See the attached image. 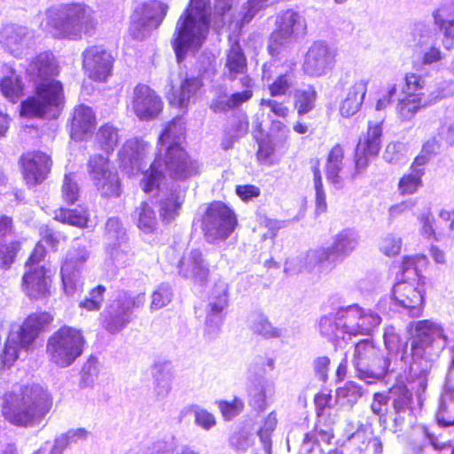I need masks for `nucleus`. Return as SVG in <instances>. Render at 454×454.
Instances as JSON below:
<instances>
[{
    "instance_id": "nucleus-32",
    "label": "nucleus",
    "mask_w": 454,
    "mask_h": 454,
    "mask_svg": "<svg viewBox=\"0 0 454 454\" xmlns=\"http://www.w3.org/2000/svg\"><path fill=\"white\" fill-rule=\"evenodd\" d=\"M345 149L340 144H335L329 150L325 162L326 180L335 186L341 183L340 172L344 166Z\"/></svg>"
},
{
    "instance_id": "nucleus-62",
    "label": "nucleus",
    "mask_w": 454,
    "mask_h": 454,
    "mask_svg": "<svg viewBox=\"0 0 454 454\" xmlns=\"http://www.w3.org/2000/svg\"><path fill=\"white\" fill-rule=\"evenodd\" d=\"M192 95L187 90H184L182 86L178 89H172L168 97L170 106L178 109H186L190 103V98Z\"/></svg>"
},
{
    "instance_id": "nucleus-21",
    "label": "nucleus",
    "mask_w": 454,
    "mask_h": 454,
    "mask_svg": "<svg viewBox=\"0 0 454 454\" xmlns=\"http://www.w3.org/2000/svg\"><path fill=\"white\" fill-rule=\"evenodd\" d=\"M392 392L395 398L392 402L394 409V430L402 431L407 420L414 417L412 401V393L404 384H395L392 387Z\"/></svg>"
},
{
    "instance_id": "nucleus-11",
    "label": "nucleus",
    "mask_w": 454,
    "mask_h": 454,
    "mask_svg": "<svg viewBox=\"0 0 454 454\" xmlns=\"http://www.w3.org/2000/svg\"><path fill=\"white\" fill-rule=\"evenodd\" d=\"M115 57L101 44L88 46L82 53V69L85 76L95 82H106L114 74Z\"/></svg>"
},
{
    "instance_id": "nucleus-46",
    "label": "nucleus",
    "mask_w": 454,
    "mask_h": 454,
    "mask_svg": "<svg viewBox=\"0 0 454 454\" xmlns=\"http://www.w3.org/2000/svg\"><path fill=\"white\" fill-rule=\"evenodd\" d=\"M161 168L162 167L160 164H155V160H153L149 168L145 172L141 185L142 190L145 193H149L160 187V181L163 177Z\"/></svg>"
},
{
    "instance_id": "nucleus-28",
    "label": "nucleus",
    "mask_w": 454,
    "mask_h": 454,
    "mask_svg": "<svg viewBox=\"0 0 454 454\" xmlns=\"http://www.w3.org/2000/svg\"><path fill=\"white\" fill-rule=\"evenodd\" d=\"M228 286L225 284H215L211 291L208 302V310L206 316V325L212 327L216 317V325L223 322V313L229 304Z\"/></svg>"
},
{
    "instance_id": "nucleus-47",
    "label": "nucleus",
    "mask_w": 454,
    "mask_h": 454,
    "mask_svg": "<svg viewBox=\"0 0 454 454\" xmlns=\"http://www.w3.org/2000/svg\"><path fill=\"white\" fill-rule=\"evenodd\" d=\"M179 132L183 135L185 133L184 121L182 116H176L168 121L163 129L161 130L158 143L160 145H164L168 143L170 140L176 138V133Z\"/></svg>"
},
{
    "instance_id": "nucleus-51",
    "label": "nucleus",
    "mask_w": 454,
    "mask_h": 454,
    "mask_svg": "<svg viewBox=\"0 0 454 454\" xmlns=\"http://www.w3.org/2000/svg\"><path fill=\"white\" fill-rule=\"evenodd\" d=\"M438 144L435 138L428 139L421 147L419 154L412 160L411 163L415 167L426 169V166L431 159L437 153Z\"/></svg>"
},
{
    "instance_id": "nucleus-27",
    "label": "nucleus",
    "mask_w": 454,
    "mask_h": 454,
    "mask_svg": "<svg viewBox=\"0 0 454 454\" xmlns=\"http://www.w3.org/2000/svg\"><path fill=\"white\" fill-rule=\"evenodd\" d=\"M247 56L239 42H235L226 51L223 77L234 82L239 75L247 74Z\"/></svg>"
},
{
    "instance_id": "nucleus-64",
    "label": "nucleus",
    "mask_w": 454,
    "mask_h": 454,
    "mask_svg": "<svg viewBox=\"0 0 454 454\" xmlns=\"http://www.w3.org/2000/svg\"><path fill=\"white\" fill-rule=\"evenodd\" d=\"M332 400L333 396L330 390H322L315 395L314 405L317 417L324 416L326 410L333 408Z\"/></svg>"
},
{
    "instance_id": "nucleus-10",
    "label": "nucleus",
    "mask_w": 454,
    "mask_h": 454,
    "mask_svg": "<svg viewBox=\"0 0 454 454\" xmlns=\"http://www.w3.org/2000/svg\"><path fill=\"white\" fill-rule=\"evenodd\" d=\"M161 96L146 83H137L128 101L127 109L139 121H150L160 117L164 111Z\"/></svg>"
},
{
    "instance_id": "nucleus-9",
    "label": "nucleus",
    "mask_w": 454,
    "mask_h": 454,
    "mask_svg": "<svg viewBox=\"0 0 454 454\" xmlns=\"http://www.w3.org/2000/svg\"><path fill=\"white\" fill-rule=\"evenodd\" d=\"M155 164H160L168 176L175 180H184L198 173L196 161L179 142L168 143L163 152L155 155Z\"/></svg>"
},
{
    "instance_id": "nucleus-61",
    "label": "nucleus",
    "mask_w": 454,
    "mask_h": 454,
    "mask_svg": "<svg viewBox=\"0 0 454 454\" xmlns=\"http://www.w3.org/2000/svg\"><path fill=\"white\" fill-rule=\"evenodd\" d=\"M333 438V434L332 430L314 428L312 431L304 434L302 442L304 444H309L311 448H313L316 445H319L320 442L330 444Z\"/></svg>"
},
{
    "instance_id": "nucleus-6",
    "label": "nucleus",
    "mask_w": 454,
    "mask_h": 454,
    "mask_svg": "<svg viewBox=\"0 0 454 454\" xmlns=\"http://www.w3.org/2000/svg\"><path fill=\"white\" fill-rule=\"evenodd\" d=\"M34 96L21 101L20 114L26 117L43 118L53 107H59L64 103V88L57 79L38 81L35 86Z\"/></svg>"
},
{
    "instance_id": "nucleus-52",
    "label": "nucleus",
    "mask_w": 454,
    "mask_h": 454,
    "mask_svg": "<svg viewBox=\"0 0 454 454\" xmlns=\"http://www.w3.org/2000/svg\"><path fill=\"white\" fill-rule=\"evenodd\" d=\"M217 407L225 420H231L238 416L245 408L244 402L234 396L232 400H219L216 402Z\"/></svg>"
},
{
    "instance_id": "nucleus-33",
    "label": "nucleus",
    "mask_w": 454,
    "mask_h": 454,
    "mask_svg": "<svg viewBox=\"0 0 454 454\" xmlns=\"http://www.w3.org/2000/svg\"><path fill=\"white\" fill-rule=\"evenodd\" d=\"M53 219L63 224H68L80 229L88 227L90 212L86 207L67 208L60 207L54 211Z\"/></svg>"
},
{
    "instance_id": "nucleus-12",
    "label": "nucleus",
    "mask_w": 454,
    "mask_h": 454,
    "mask_svg": "<svg viewBox=\"0 0 454 454\" xmlns=\"http://www.w3.org/2000/svg\"><path fill=\"white\" fill-rule=\"evenodd\" d=\"M21 178L27 187L43 184L51 174L53 160L51 154L42 150L22 153L18 160Z\"/></svg>"
},
{
    "instance_id": "nucleus-2",
    "label": "nucleus",
    "mask_w": 454,
    "mask_h": 454,
    "mask_svg": "<svg viewBox=\"0 0 454 454\" xmlns=\"http://www.w3.org/2000/svg\"><path fill=\"white\" fill-rule=\"evenodd\" d=\"M211 12L209 0H190L176 21L172 48L179 62L190 49L198 50L205 42L210 27Z\"/></svg>"
},
{
    "instance_id": "nucleus-35",
    "label": "nucleus",
    "mask_w": 454,
    "mask_h": 454,
    "mask_svg": "<svg viewBox=\"0 0 454 454\" xmlns=\"http://www.w3.org/2000/svg\"><path fill=\"white\" fill-rule=\"evenodd\" d=\"M0 92L4 98L16 104L25 94V84L14 70L0 78Z\"/></svg>"
},
{
    "instance_id": "nucleus-59",
    "label": "nucleus",
    "mask_w": 454,
    "mask_h": 454,
    "mask_svg": "<svg viewBox=\"0 0 454 454\" xmlns=\"http://www.w3.org/2000/svg\"><path fill=\"white\" fill-rule=\"evenodd\" d=\"M38 336L39 333L34 330L33 326L24 320L17 333V341L22 348L27 350L32 347Z\"/></svg>"
},
{
    "instance_id": "nucleus-38",
    "label": "nucleus",
    "mask_w": 454,
    "mask_h": 454,
    "mask_svg": "<svg viewBox=\"0 0 454 454\" xmlns=\"http://www.w3.org/2000/svg\"><path fill=\"white\" fill-rule=\"evenodd\" d=\"M241 83L246 89L231 93L224 103L215 105L214 107L215 112H226L239 108L243 104L248 102L253 98L254 90L252 89V79L247 76L244 80H241Z\"/></svg>"
},
{
    "instance_id": "nucleus-13",
    "label": "nucleus",
    "mask_w": 454,
    "mask_h": 454,
    "mask_svg": "<svg viewBox=\"0 0 454 454\" xmlns=\"http://www.w3.org/2000/svg\"><path fill=\"white\" fill-rule=\"evenodd\" d=\"M353 362L359 372L374 379L385 377L390 365L388 357L370 340L356 344Z\"/></svg>"
},
{
    "instance_id": "nucleus-60",
    "label": "nucleus",
    "mask_w": 454,
    "mask_h": 454,
    "mask_svg": "<svg viewBox=\"0 0 454 454\" xmlns=\"http://www.w3.org/2000/svg\"><path fill=\"white\" fill-rule=\"evenodd\" d=\"M260 106H266L276 117L286 120L291 114L290 107L284 100H277L274 98H262L259 103Z\"/></svg>"
},
{
    "instance_id": "nucleus-43",
    "label": "nucleus",
    "mask_w": 454,
    "mask_h": 454,
    "mask_svg": "<svg viewBox=\"0 0 454 454\" xmlns=\"http://www.w3.org/2000/svg\"><path fill=\"white\" fill-rule=\"evenodd\" d=\"M353 439L362 442L364 450H372L373 454H382L383 444L381 440L373 435L372 430L360 426L352 434Z\"/></svg>"
},
{
    "instance_id": "nucleus-50",
    "label": "nucleus",
    "mask_w": 454,
    "mask_h": 454,
    "mask_svg": "<svg viewBox=\"0 0 454 454\" xmlns=\"http://www.w3.org/2000/svg\"><path fill=\"white\" fill-rule=\"evenodd\" d=\"M106 291V288L105 286L98 285L90 291L88 297H85L80 301L79 307L87 311L99 310L104 301V294Z\"/></svg>"
},
{
    "instance_id": "nucleus-49",
    "label": "nucleus",
    "mask_w": 454,
    "mask_h": 454,
    "mask_svg": "<svg viewBox=\"0 0 454 454\" xmlns=\"http://www.w3.org/2000/svg\"><path fill=\"white\" fill-rule=\"evenodd\" d=\"M61 198L67 205H74L79 200L80 189L71 173L64 176L61 185Z\"/></svg>"
},
{
    "instance_id": "nucleus-48",
    "label": "nucleus",
    "mask_w": 454,
    "mask_h": 454,
    "mask_svg": "<svg viewBox=\"0 0 454 454\" xmlns=\"http://www.w3.org/2000/svg\"><path fill=\"white\" fill-rule=\"evenodd\" d=\"M182 202L176 196L166 198L160 202V216L163 223H170L174 221L179 215Z\"/></svg>"
},
{
    "instance_id": "nucleus-22",
    "label": "nucleus",
    "mask_w": 454,
    "mask_h": 454,
    "mask_svg": "<svg viewBox=\"0 0 454 454\" xmlns=\"http://www.w3.org/2000/svg\"><path fill=\"white\" fill-rule=\"evenodd\" d=\"M278 67L279 65L275 62H266L262 67V79L266 81L272 80L268 85L269 94L271 98L286 95L294 85V68L290 67L285 73L274 77Z\"/></svg>"
},
{
    "instance_id": "nucleus-14",
    "label": "nucleus",
    "mask_w": 454,
    "mask_h": 454,
    "mask_svg": "<svg viewBox=\"0 0 454 454\" xmlns=\"http://www.w3.org/2000/svg\"><path fill=\"white\" fill-rule=\"evenodd\" d=\"M145 301V294L137 297L118 298L110 303L100 314L103 327L111 333L123 329L129 322L128 312L139 308Z\"/></svg>"
},
{
    "instance_id": "nucleus-19",
    "label": "nucleus",
    "mask_w": 454,
    "mask_h": 454,
    "mask_svg": "<svg viewBox=\"0 0 454 454\" xmlns=\"http://www.w3.org/2000/svg\"><path fill=\"white\" fill-rule=\"evenodd\" d=\"M336 52L327 44L316 42L308 50L302 65L303 71L310 76H321L332 69L335 63Z\"/></svg>"
},
{
    "instance_id": "nucleus-7",
    "label": "nucleus",
    "mask_w": 454,
    "mask_h": 454,
    "mask_svg": "<svg viewBox=\"0 0 454 454\" xmlns=\"http://www.w3.org/2000/svg\"><path fill=\"white\" fill-rule=\"evenodd\" d=\"M447 340L442 325L428 319L417 321L408 339L412 363L419 364L430 359L434 345L440 340L445 343Z\"/></svg>"
},
{
    "instance_id": "nucleus-8",
    "label": "nucleus",
    "mask_w": 454,
    "mask_h": 454,
    "mask_svg": "<svg viewBox=\"0 0 454 454\" xmlns=\"http://www.w3.org/2000/svg\"><path fill=\"white\" fill-rule=\"evenodd\" d=\"M383 121H369L367 129L358 139L353 153L354 173L352 178L364 171L377 159L382 147Z\"/></svg>"
},
{
    "instance_id": "nucleus-41",
    "label": "nucleus",
    "mask_w": 454,
    "mask_h": 454,
    "mask_svg": "<svg viewBox=\"0 0 454 454\" xmlns=\"http://www.w3.org/2000/svg\"><path fill=\"white\" fill-rule=\"evenodd\" d=\"M96 141L106 154H112L119 142L118 129L111 123L102 125L97 132Z\"/></svg>"
},
{
    "instance_id": "nucleus-4",
    "label": "nucleus",
    "mask_w": 454,
    "mask_h": 454,
    "mask_svg": "<svg viewBox=\"0 0 454 454\" xmlns=\"http://www.w3.org/2000/svg\"><path fill=\"white\" fill-rule=\"evenodd\" d=\"M64 16L52 21L51 27L59 39L80 40L82 35H91L97 27L93 11L82 3L63 6Z\"/></svg>"
},
{
    "instance_id": "nucleus-20",
    "label": "nucleus",
    "mask_w": 454,
    "mask_h": 454,
    "mask_svg": "<svg viewBox=\"0 0 454 454\" xmlns=\"http://www.w3.org/2000/svg\"><path fill=\"white\" fill-rule=\"evenodd\" d=\"M444 97L443 90L431 91L427 98L424 93H407L396 105L397 117L403 122L409 121L421 109L436 103Z\"/></svg>"
},
{
    "instance_id": "nucleus-25",
    "label": "nucleus",
    "mask_w": 454,
    "mask_h": 454,
    "mask_svg": "<svg viewBox=\"0 0 454 454\" xmlns=\"http://www.w3.org/2000/svg\"><path fill=\"white\" fill-rule=\"evenodd\" d=\"M97 118L93 110L87 106H76L69 121L70 137L74 141H82L96 129Z\"/></svg>"
},
{
    "instance_id": "nucleus-30",
    "label": "nucleus",
    "mask_w": 454,
    "mask_h": 454,
    "mask_svg": "<svg viewBox=\"0 0 454 454\" xmlns=\"http://www.w3.org/2000/svg\"><path fill=\"white\" fill-rule=\"evenodd\" d=\"M367 85L368 82L359 80L355 82L348 89L339 108L340 114L342 117L349 118L361 109L367 92Z\"/></svg>"
},
{
    "instance_id": "nucleus-55",
    "label": "nucleus",
    "mask_w": 454,
    "mask_h": 454,
    "mask_svg": "<svg viewBox=\"0 0 454 454\" xmlns=\"http://www.w3.org/2000/svg\"><path fill=\"white\" fill-rule=\"evenodd\" d=\"M292 40L291 37L274 29L269 36L268 53L271 57H278Z\"/></svg>"
},
{
    "instance_id": "nucleus-57",
    "label": "nucleus",
    "mask_w": 454,
    "mask_h": 454,
    "mask_svg": "<svg viewBox=\"0 0 454 454\" xmlns=\"http://www.w3.org/2000/svg\"><path fill=\"white\" fill-rule=\"evenodd\" d=\"M331 248L339 260L355 248V240L348 234L340 233L336 235Z\"/></svg>"
},
{
    "instance_id": "nucleus-44",
    "label": "nucleus",
    "mask_w": 454,
    "mask_h": 454,
    "mask_svg": "<svg viewBox=\"0 0 454 454\" xmlns=\"http://www.w3.org/2000/svg\"><path fill=\"white\" fill-rule=\"evenodd\" d=\"M20 348H22L15 337L10 334L4 343L1 354V369H10L19 358Z\"/></svg>"
},
{
    "instance_id": "nucleus-18",
    "label": "nucleus",
    "mask_w": 454,
    "mask_h": 454,
    "mask_svg": "<svg viewBox=\"0 0 454 454\" xmlns=\"http://www.w3.org/2000/svg\"><path fill=\"white\" fill-rule=\"evenodd\" d=\"M88 258L89 252L84 247L67 254L60 268L62 288L66 294L72 295L77 291L80 273Z\"/></svg>"
},
{
    "instance_id": "nucleus-45",
    "label": "nucleus",
    "mask_w": 454,
    "mask_h": 454,
    "mask_svg": "<svg viewBox=\"0 0 454 454\" xmlns=\"http://www.w3.org/2000/svg\"><path fill=\"white\" fill-rule=\"evenodd\" d=\"M442 9L434 12L433 17L434 24L443 32V45L446 50L454 49V20H445L441 13Z\"/></svg>"
},
{
    "instance_id": "nucleus-58",
    "label": "nucleus",
    "mask_w": 454,
    "mask_h": 454,
    "mask_svg": "<svg viewBox=\"0 0 454 454\" xmlns=\"http://www.w3.org/2000/svg\"><path fill=\"white\" fill-rule=\"evenodd\" d=\"M253 333L256 335L262 336L263 338H277L279 336V332L277 328L273 327L270 322L265 317H258L252 325Z\"/></svg>"
},
{
    "instance_id": "nucleus-36",
    "label": "nucleus",
    "mask_w": 454,
    "mask_h": 454,
    "mask_svg": "<svg viewBox=\"0 0 454 454\" xmlns=\"http://www.w3.org/2000/svg\"><path fill=\"white\" fill-rule=\"evenodd\" d=\"M98 193L105 199L118 198L121 193V183L116 169L92 180Z\"/></svg>"
},
{
    "instance_id": "nucleus-54",
    "label": "nucleus",
    "mask_w": 454,
    "mask_h": 454,
    "mask_svg": "<svg viewBox=\"0 0 454 454\" xmlns=\"http://www.w3.org/2000/svg\"><path fill=\"white\" fill-rule=\"evenodd\" d=\"M24 320L40 334L48 330L53 322V317L47 311H36L30 313Z\"/></svg>"
},
{
    "instance_id": "nucleus-39",
    "label": "nucleus",
    "mask_w": 454,
    "mask_h": 454,
    "mask_svg": "<svg viewBox=\"0 0 454 454\" xmlns=\"http://www.w3.org/2000/svg\"><path fill=\"white\" fill-rule=\"evenodd\" d=\"M137 227L144 233H153L158 225L154 209L146 201H143L134 210Z\"/></svg>"
},
{
    "instance_id": "nucleus-17",
    "label": "nucleus",
    "mask_w": 454,
    "mask_h": 454,
    "mask_svg": "<svg viewBox=\"0 0 454 454\" xmlns=\"http://www.w3.org/2000/svg\"><path fill=\"white\" fill-rule=\"evenodd\" d=\"M168 6L160 0H149L135 8L130 17L132 29H156L163 22Z\"/></svg>"
},
{
    "instance_id": "nucleus-29",
    "label": "nucleus",
    "mask_w": 454,
    "mask_h": 454,
    "mask_svg": "<svg viewBox=\"0 0 454 454\" xmlns=\"http://www.w3.org/2000/svg\"><path fill=\"white\" fill-rule=\"evenodd\" d=\"M29 70L38 78V81H42L56 79L60 73V67L51 51H43L30 60Z\"/></svg>"
},
{
    "instance_id": "nucleus-37",
    "label": "nucleus",
    "mask_w": 454,
    "mask_h": 454,
    "mask_svg": "<svg viewBox=\"0 0 454 454\" xmlns=\"http://www.w3.org/2000/svg\"><path fill=\"white\" fill-rule=\"evenodd\" d=\"M306 26L299 14L292 10H286L282 12L276 20V28L282 34L292 39L298 34L305 32Z\"/></svg>"
},
{
    "instance_id": "nucleus-24",
    "label": "nucleus",
    "mask_w": 454,
    "mask_h": 454,
    "mask_svg": "<svg viewBox=\"0 0 454 454\" xmlns=\"http://www.w3.org/2000/svg\"><path fill=\"white\" fill-rule=\"evenodd\" d=\"M444 391L436 412L437 423L442 427L454 425V355L448 366Z\"/></svg>"
},
{
    "instance_id": "nucleus-31",
    "label": "nucleus",
    "mask_w": 454,
    "mask_h": 454,
    "mask_svg": "<svg viewBox=\"0 0 454 454\" xmlns=\"http://www.w3.org/2000/svg\"><path fill=\"white\" fill-rule=\"evenodd\" d=\"M426 169H421L411 164L409 170L398 179L396 189L399 196L408 197L414 195L424 186L423 177Z\"/></svg>"
},
{
    "instance_id": "nucleus-26",
    "label": "nucleus",
    "mask_w": 454,
    "mask_h": 454,
    "mask_svg": "<svg viewBox=\"0 0 454 454\" xmlns=\"http://www.w3.org/2000/svg\"><path fill=\"white\" fill-rule=\"evenodd\" d=\"M179 273L194 283L204 284L209 277V268L198 249L192 250L188 255L183 256L178 262Z\"/></svg>"
},
{
    "instance_id": "nucleus-34",
    "label": "nucleus",
    "mask_w": 454,
    "mask_h": 454,
    "mask_svg": "<svg viewBox=\"0 0 454 454\" xmlns=\"http://www.w3.org/2000/svg\"><path fill=\"white\" fill-rule=\"evenodd\" d=\"M318 93L316 87L307 84L294 92L293 106L298 116H303L316 108Z\"/></svg>"
},
{
    "instance_id": "nucleus-15",
    "label": "nucleus",
    "mask_w": 454,
    "mask_h": 454,
    "mask_svg": "<svg viewBox=\"0 0 454 454\" xmlns=\"http://www.w3.org/2000/svg\"><path fill=\"white\" fill-rule=\"evenodd\" d=\"M425 287L411 281L397 279L392 288V299L411 317L422 315L425 307Z\"/></svg>"
},
{
    "instance_id": "nucleus-56",
    "label": "nucleus",
    "mask_w": 454,
    "mask_h": 454,
    "mask_svg": "<svg viewBox=\"0 0 454 454\" xmlns=\"http://www.w3.org/2000/svg\"><path fill=\"white\" fill-rule=\"evenodd\" d=\"M389 398L387 395L381 392H376L373 394L372 402L371 403V411L373 414L379 417L380 424H386L387 416L388 413Z\"/></svg>"
},
{
    "instance_id": "nucleus-16",
    "label": "nucleus",
    "mask_w": 454,
    "mask_h": 454,
    "mask_svg": "<svg viewBox=\"0 0 454 454\" xmlns=\"http://www.w3.org/2000/svg\"><path fill=\"white\" fill-rule=\"evenodd\" d=\"M52 278L44 265L27 269L22 275L20 288L31 301H39L51 295Z\"/></svg>"
},
{
    "instance_id": "nucleus-53",
    "label": "nucleus",
    "mask_w": 454,
    "mask_h": 454,
    "mask_svg": "<svg viewBox=\"0 0 454 454\" xmlns=\"http://www.w3.org/2000/svg\"><path fill=\"white\" fill-rule=\"evenodd\" d=\"M172 297L173 293L170 286L166 284H160L152 294L151 309L157 310L166 307L170 303Z\"/></svg>"
},
{
    "instance_id": "nucleus-63",
    "label": "nucleus",
    "mask_w": 454,
    "mask_h": 454,
    "mask_svg": "<svg viewBox=\"0 0 454 454\" xmlns=\"http://www.w3.org/2000/svg\"><path fill=\"white\" fill-rule=\"evenodd\" d=\"M278 423V419L275 411H271L264 419L262 427L258 430V435L264 446L270 447V437L271 433L275 430Z\"/></svg>"
},
{
    "instance_id": "nucleus-1",
    "label": "nucleus",
    "mask_w": 454,
    "mask_h": 454,
    "mask_svg": "<svg viewBox=\"0 0 454 454\" xmlns=\"http://www.w3.org/2000/svg\"><path fill=\"white\" fill-rule=\"evenodd\" d=\"M53 407V396L35 383L20 385L1 396L0 410L10 424L32 427L41 424Z\"/></svg>"
},
{
    "instance_id": "nucleus-5",
    "label": "nucleus",
    "mask_w": 454,
    "mask_h": 454,
    "mask_svg": "<svg viewBox=\"0 0 454 454\" xmlns=\"http://www.w3.org/2000/svg\"><path fill=\"white\" fill-rule=\"evenodd\" d=\"M239 225L233 208L221 200L207 204L201 220V230L205 239L215 244L227 239Z\"/></svg>"
},
{
    "instance_id": "nucleus-3",
    "label": "nucleus",
    "mask_w": 454,
    "mask_h": 454,
    "mask_svg": "<svg viewBox=\"0 0 454 454\" xmlns=\"http://www.w3.org/2000/svg\"><path fill=\"white\" fill-rule=\"evenodd\" d=\"M85 345L82 330L64 325L49 337L46 353L51 362L64 368L70 366L82 355Z\"/></svg>"
},
{
    "instance_id": "nucleus-42",
    "label": "nucleus",
    "mask_w": 454,
    "mask_h": 454,
    "mask_svg": "<svg viewBox=\"0 0 454 454\" xmlns=\"http://www.w3.org/2000/svg\"><path fill=\"white\" fill-rule=\"evenodd\" d=\"M109 155L106 154L105 156L100 153H95L90 156L87 162V169L91 180L115 169L109 159Z\"/></svg>"
},
{
    "instance_id": "nucleus-23",
    "label": "nucleus",
    "mask_w": 454,
    "mask_h": 454,
    "mask_svg": "<svg viewBox=\"0 0 454 454\" xmlns=\"http://www.w3.org/2000/svg\"><path fill=\"white\" fill-rule=\"evenodd\" d=\"M428 265L429 261L425 254L405 255L398 265L396 279L411 281L418 284L420 287H426V277L422 273Z\"/></svg>"
},
{
    "instance_id": "nucleus-40",
    "label": "nucleus",
    "mask_w": 454,
    "mask_h": 454,
    "mask_svg": "<svg viewBox=\"0 0 454 454\" xmlns=\"http://www.w3.org/2000/svg\"><path fill=\"white\" fill-rule=\"evenodd\" d=\"M21 249L22 242L20 239L0 240V269L4 270L11 269Z\"/></svg>"
}]
</instances>
